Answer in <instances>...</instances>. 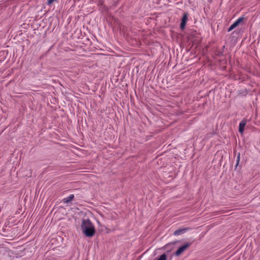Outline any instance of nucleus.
Returning <instances> with one entry per match:
<instances>
[{
  "label": "nucleus",
  "instance_id": "nucleus-9",
  "mask_svg": "<svg viewBox=\"0 0 260 260\" xmlns=\"http://www.w3.org/2000/svg\"><path fill=\"white\" fill-rule=\"evenodd\" d=\"M240 153H238L236 160V167H237V166L239 165L240 161Z\"/></svg>",
  "mask_w": 260,
  "mask_h": 260
},
{
  "label": "nucleus",
  "instance_id": "nucleus-7",
  "mask_svg": "<svg viewBox=\"0 0 260 260\" xmlns=\"http://www.w3.org/2000/svg\"><path fill=\"white\" fill-rule=\"evenodd\" d=\"M74 198V195L73 194H70L69 197L64 198L62 199V202L63 203H68L71 202Z\"/></svg>",
  "mask_w": 260,
  "mask_h": 260
},
{
  "label": "nucleus",
  "instance_id": "nucleus-3",
  "mask_svg": "<svg viewBox=\"0 0 260 260\" xmlns=\"http://www.w3.org/2000/svg\"><path fill=\"white\" fill-rule=\"evenodd\" d=\"M188 13H184L183 15L182 18L181 19V22L180 25V28L182 30H184L185 25L186 24V22L188 20Z\"/></svg>",
  "mask_w": 260,
  "mask_h": 260
},
{
  "label": "nucleus",
  "instance_id": "nucleus-5",
  "mask_svg": "<svg viewBox=\"0 0 260 260\" xmlns=\"http://www.w3.org/2000/svg\"><path fill=\"white\" fill-rule=\"evenodd\" d=\"M189 230H190V228H188V227L184 228L179 229L176 230L174 232L173 234L175 236H179V235H182V234L186 233V232H187Z\"/></svg>",
  "mask_w": 260,
  "mask_h": 260
},
{
  "label": "nucleus",
  "instance_id": "nucleus-6",
  "mask_svg": "<svg viewBox=\"0 0 260 260\" xmlns=\"http://www.w3.org/2000/svg\"><path fill=\"white\" fill-rule=\"evenodd\" d=\"M246 124V121L245 120H242L239 123V132L240 133H243L244 130V127Z\"/></svg>",
  "mask_w": 260,
  "mask_h": 260
},
{
  "label": "nucleus",
  "instance_id": "nucleus-1",
  "mask_svg": "<svg viewBox=\"0 0 260 260\" xmlns=\"http://www.w3.org/2000/svg\"><path fill=\"white\" fill-rule=\"evenodd\" d=\"M81 228L82 232L86 237H91L95 234L94 226L91 221L88 219H83L82 220Z\"/></svg>",
  "mask_w": 260,
  "mask_h": 260
},
{
  "label": "nucleus",
  "instance_id": "nucleus-2",
  "mask_svg": "<svg viewBox=\"0 0 260 260\" xmlns=\"http://www.w3.org/2000/svg\"><path fill=\"white\" fill-rule=\"evenodd\" d=\"M191 242H187L183 245L180 246L178 250L175 252V255L176 256L180 255L182 252H183L186 249H187L191 244Z\"/></svg>",
  "mask_w": 260,
  "mask_h": 260
},
{
  "label": "nucleus",
  "instance_id": "nucleus-4",
  "mask_svg": "<svg viewBox=\"0 0 260 260\" xmlns=\"http://www.w3.org/2000/svg\"><path fill=\"white\" fill-rule=\"evenodd\" d=\"M243 20V17L239 18L236 21H235L228 28V31H232L233 29L236 27Z\"/></svg>",
  "mask_w": 260,
  "mask_h": 260
},
{
  "label": "nucleus",
  "instance_id": "nucleus-10",
  "mask_svg": "<svg viewBox=\"0 0 260 260\" xmlns=\"http://www.w3.org/2000/svg\"><path fill=\"white\" fill-rule=\"evenodd\" d=\"M54 0H47V3L48 4H51V3H53V2L54 1Z\"/></svg>",
  "mask_w": 260,
  "mask_h": 260
},
{
  "label": "nucleus",
  "instance_id": "nucleus-8",
  "mask_svg": "<svg viewBox=\"0 0 260 260\" xmlns=\"http://www.w3.org/2000/svg\"><path fill=\"white\" fill-rule=\"evenodd\" d=\"M167 255L164 253L161 254L157 260H167Z\"/></svg>",
  "mask_w": 260,
  "mask_h": 260
}]
</instances>
